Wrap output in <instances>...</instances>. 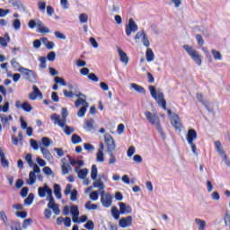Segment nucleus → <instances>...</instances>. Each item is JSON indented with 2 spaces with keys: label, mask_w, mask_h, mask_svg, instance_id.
Listing matches in <instances>:
<instances>
[{
  "label": "nucleus",
  "mask_w": 230,
  "mask_h": 230,
  "mask_svg": "<svg viewBox=\"0 0 230 230\" xmlns=\"http://www.w3.org/2000/svg\"><path fill=\"white\" fill-rule=\"evenodd\" d=\"M84 150H86V152H94V150H95L94 146H93L89 143L84 144Z\"/></svg>",
  "instance_id": "52"
},
{
  "label": "nucleus",
  "mask_w": 230,
  "mask_h": 230,
  "mask_svg": "<svg viewBox=\"0 0 230 230\" xmlns=\"http://www.w3.org/2000/svg\"><path fill=\"white\" fill-rule=\"evenodd\" d=\"M114 152L111 153H108L110 155V158H109V164H116V156H114Z\"/></svg>",
  "instance_id": "55"
},
{
  "label": "nucleus",
  "mask_w": 230,
  "mask_h": 230,
  "mask_svg": "<svg viewBox=\"0 0 230 230\" xmlns=\"http://www.w3.org/2000/svg\"><path fill=\"white\" fill-rule=\"evenodd\" d=\"M131 89H134L137 93H140V94H145L146 90L143 86H139L137 84L132 83L130 84Z\"/></svg>",
  "instance_id": "28"
},
{
  "label": "nucleus",
  "mask_w": 230,
  "mask_h": 230,
  "mask_svg": "<svg viewBox=\"0 0 230 230\" xmlns=\"http://www.w3.org/2000/svg\"><path fill=\"white\" fill-rule=\"evenodd\" d=\"M84 208L89 211H96V209H98V206L96 204H93L91 201H87L84 205Z\"/></svg>",
  "instance_id": "33"
},
{
  "label": "nucleus",
  "mask_w": 230,
  "mask_h": 230,
  "mask_svg": "<svg viewBox=\"0 0 230 230\" xmlns=\"http://www.w3.org/2000/svg\"><path fill=\"white\" fill-rule=\"evenodd\" d=\"M0 157L2 166H4V168H8V166H10V163L8 162V160H6V156L4 155V152L2 148H0Z\"/></svg>",
  "instance_id": "23"
},
{
  "label": "nucleus",
  "mask_w": 230,
  "mask_h": 230,
  "mask_svg": "<svg viewBox=\"0 0 230 230\" xmlns=\"http://www.w3.org/2000/svg\"><path fill=\"white\" fill-rule=\"evenodd\" d=\"M186 139L189 145H192L193 141L197 139V131H195V129H189L186 135Z\"/></svg>",
  "instance_id": "19"
},
{
  "label": "nucleus",
  "mask_w": 230,
  "mask_h": 230,
  "mask_svg": "<svg viewBox=\"0 0 230 230\" xmlns=\"http://www.w3.org/2000/svg\"><path fill=\"white\" fill-rule=\"evenodd\" d=\"M183 49L186 51V53L190 57L191 60L197 64V66H202V56L200 53L195 49L193 47L190 45H183Z\"/></svg>",
  "instance_id": "2"
},
{
  "label": "nucleus",
  "mask_w": 230,
  "mask_h": 230,
  "mask_svg": "<svg viewBox=\"0 0 230 230\" xmlns=\"http://www.w3.org/2000/svg\"><path fill=\"white\" fill-rule=\"evenodd\" d=\"M135 31H137V24H136V22L130 18L128 24L126 25V34L128 37H130Z\"/></svg>",
  "instance_id": "10"
},
{
  "label": "nucleus",
  "mask_w": 230,
  "mask_h": 230,
  "mask_svg": "<svg viewBox=\"0 0 230 230\" xmlns=\"http://www.w3.org/2000/svg\"><path fill=\"white\" fill-rule=\"evenodd\" d=\"M75 172H77L79 179H85L87 177V173H89V170H87L86 168L81 169L80 171H78V169H75Z\"/></svg>",
  "instance_id": "32"
},
{
  "label": "nucleus",
  "mask_w": 230,
  "mask_h": 230,
  "mask_svg": "<svg viewBox=\"0 0 230 230\" xmlns=\"http://www.w3.org/2000/svg\"><path fill=\"white\" fill-rule=\"evenodd\" d=\"M87 109H89V106H82L77 112L78 118H84L85 116V112H87Z\"/></svg>",
  "instance_id": "38"
},
{
  "label": "nucleus",
  "mask_w": 230,
  "mask_h": 230,
  "mask_svg": "<svg viewBox=\"0 0 230 230\" xmlns=\"http://www.w3.org/2000/svg\"><path fill=\"white\" fill-rule=\"evenodd\" d=\"M101 203L103 208H111L112 206V196L110 193H105V190H102Z\"/></svg>",
  "instance_id": "9"
},
{
  "label": "nucleus",
  "mask_w": 230,
  "mask_h": 230,
  "mask_svg": "<svg viewBox=\"0 0 230 230\" xmlns=\"http://www.w3.org/2000/svg\"><path fill=\"white\" fill-rule=\"evenodd\" d=\"M213 58H215V60H222V53H220V51L217 50V49H212L211 50Z\"/></svg>",
  "instance_id": "39"
},
{
  "label": "nucleus",
  "mask_w": 230,
  "mask_h": 230,
  "mask_svg": "<svg viewBox=\"0 0 230 230\" xmlns=\"http://www.w3.org/2000/svg\"><path fill=\"white\" fill-rule=\"evenodd\" d=\"M13 119V117L12 115H5V114H0V121L3 125L4 128H10V121Z\"/></svg>",
  "instance_id": "14"
},
{
  "label": "nucleus",
  "mask_w": 230,
  "mask_h": 230,
  "mask_svg": "<svg viewBox=\"0 0 230 230\" xmlns=\"http://www.w3.org/2000/svg\"><path fill=\"white\" fill-rule=\"evenodd\" d=\"M195 224L199 226V230H205L206 229V221L200 219V218H196L195 219Z\"/></svg>",
  "instance_id": "35"
},
{
  "label": "nucleus",
  "mask_w": 230,
  "mask_h": 230,
  "mask_svg": "<svg viewBox=\"0 0 230 230\" xmlns=\"http://www.w3.org/2000/svg\"><path fill=\"white\" fill-rule=\"evenodd\" d=\"M10 13V9L0 8V17H6Z\"/></svg>",
  "instance_id": "63"
},
{
  "label": "nucleus",
  "mask_w": 230,
  "mask_h": 230,
  "mask_svg": "<svg viewBox=\"0 0 230 230\" xmlns=\"http://www.w3.org/2000/svg\"><path fill=\"white\" fill-rule=\"evenodd\" d=\"M91 200H93V202H96V200H98L99 199V195H98V191L93 190L90 193L89 195Z\"/></svg>",
  "instance_id": "51"
},
{
  "label": "nucleus",
  "mask_w": 230,
  "mask_h": 230,
  "mask_svg": "<svg viewBox=\"0 0 230 230\" xmlns=\"http://www.w3.org/2000/svg\"><path fill=\"white\" fill-rule=\"evenodd\" d=\"M54 195L57 199H62V189L60 188L59 184L54 185Z\"/></svg>",
  "instance_id": "31"
},
{
  "label": "nucleus",
  "mask_w": 230,
  "mask_h": 230,
  "mask_svg": "<svg viewBox=\"0 0 230 230\" xmlns=\"http://www.w3.org/2000/svg\"><path fill=\"white\" fill-rule=\"evenodd\" d=\"M8 42H10V35L6 32L4 37H0V45L3 48H6Z\"/></svg>",
  "instance_id": "24"
},
{
  "label": "nucleus",
  "mask_w": 230,
  "mask_h": 230,
  "mask_svg": "<svg viewBox=\"0 0 230 230\" xmlns=\"http://www.w3.org/2000/svg\"><path fill=\"white\" fill-rule=\"evenodd\" d=\"M215 146H216L217 152L220 155H224L226 154V151H224V146H222V143H220V141H216L215 142Z\"/></svg>",
  "instance_id": "30"
},
{
  "label": "nucleus",
  "mask_w": 230,
  "mask_h": 230,
  "mask_svg": "<svg viewBox=\"0 0 230 230\" xmlns=\"http://www.w3.org/2000/svg\"><path fill=\"white\" fill-rule=\"evenodd\" d=\"M25 160L26 162L28 163L29 166L31 167V166H35L33 164V158L31 157V154H28L25 157Z\"/></svg>",
  "instance_id": "54"
},
{
  "label": "nucleus",
  "mask_w": 230,
  "mask_h": 230,
  "mask_svg": "<svg viewBox=\"0 0 230 230\" xmlns=\"http://www.w3.org/2000/svg\"><path fill=\"white\" fill-rule=\"evenodd\" d=\"M145 116L147 121H149L151 125H154L156 128L159 134H161L162 136H164V132L163 131V127H161V120L159 119V116H157V113L145 111Z\"/></svg>",
  "instance_id": "3"
},
{
  "label": "nucleus",
  "mask_w": 230,
  "mask_h": 230,
  "mask_svg": "<svg viewBox=\"0 0 230 230\" xmlns=\"http://www.w3.org/2000/svg\"><path fill=\"white\" fill-rule=\"evenodd\" d=\"M96 161H98V163H103V161H105V158L103 157V153L97 152Z\"/></svg>",
  "instance_id": "59"
},
{
  "label": "nucleus",
  "mask_w": 230,
  "mask_h": 230,
  "mask_svg": "<svg viewBox=\"0 0 230 230\" xmlns=\"http://www.w3.org/2000/svg\"><path fill=\"white\" fill-rule=\"evenodd\" d=\"M134 154H136V147H134V146H131L128 147V149L127 151V155H128V157H132V155H134Z\"/></svg>",
  "instance_id": "53"
},
{
  "label": "nucleus",
  "mask_w": 230,
  "mask_h": 230,
  "mask_svg": "<svg viewBox=\"0 0 230 230\" xmlns=\"http://www.w3.org/2000/svg\"><path fill=\"white\" fill-rule=\"evenodd\" d=\"M47 200L49 201V209H52L53 213H55V215L57 216L60 215L59 206L58 204L55 203V199L53 198V196L51 198H49V199Z\"/></svg>",
  "instance_id": "12"
},
{
  "label": "nucleus",
  "mask_w": 230,
  "mask_h": 230,
  "mask_svg": "<svg viewBox=\"0 0 230 230\" xmlns=\"http://www.w3.org/2000/svg\"><path fill=\"white\" fill-rule=\"evenodd\" d=\"M80 105H82V107H89V102H86L85 99L79 97L77 101H75V106L76 109H78Z\"/></svg>",
  "instance_id": "27"
},
{
  "label": "nucleus",
  "mask_w": 230,
  "mask_h": 230,
  "mask_svg": "<svg viewBox=\"0 0 230 230\" xmlns=\"http://www.w3.org/2000/svg\"><path fill=\"white\" fill-rule=\"evenodd\" d=\"M39 26H42V22L40 20H31L28 22V27L31 28V30H33L35 27L39 28Z\"/></svg>",
  "instance_id": "26"
},
{
  "label": "nucleus",
  "mask_w": 230,
  "mask_h": 230,
  "mask_svg": "<svg viewBox=\"0 0 230 230\" xmlns=\"http://www.w3.org/2000/svg\"><path fill=\"white\" fill-rule=\"evenodd\" d=\"M212 200H216L218 201L220 200V194L218 193V191H213L210 195Z\"/></svg>",
  "instance_id": "57"
},
{
  "label": "nucleus",
  "mask_w": 230,
  "mask_h": 230,
  "mask_svg": "<svg viewBox=\"0 0 230 230\" xmlns=\"http://www.w3.org/2000/svg\"><path fill=\"white\" fill-rule=\"evenodd\" d=\"M94 128V120L90 119L85 122L84 128L87 130V132H91L93 128Z\"/></svg>",
  "instance_id": "36"
},
{
  "label": "nucleus",
  "mask_w": 230,
  "mask_h": 230,
  "mask_svg": "<svg viewBox=\"0 0 230 230\" xmlns=\"http://www.w3.org/2000/svg\"><path fill=\"white\" fill-rule=\"evenodd\" d=\"M37 98H42V93L40 92V90H39V87H37V85H33L32 93L29 94V99L34 102V100H36Z\"/></svg>",
  "instance_id": "16"
},
{
  "label": "nucleus",
  "mask_w": 230,
  "mask_h": 230,
  "mask_svg": "<svg viewBox=\"0 0 230 230\" xmlns=\"http://www.w3.org/2000/svg\"><path fill=\"white\" fill-rule=\"evenodd\" d=\"M71 141L74 145H78L79 143H82V137L76 134H74L71 137Z\"/></svg>",
  "instance_id": "42"
},
{
  "label": "nucleus",
  "mask_w": 230,
  "mask_h": 230,
  "mask_svg": "<svg viewBox=\"0 0 230 230\" xmlns=\"http://www.w3.org/2000/svg\"><path fill=\"white\" fill-rule=\"evenodd\" d=\"M98 177V167H96V164L92 165L91 170V179L93 181H96V178Z\"/></svg>",
  "instance_id": "34"
},
{
  "label": "nucleus",
  "mask_w": 230,
  "mask_h": 230,
  "mask_svg": "<svg viewBox=\"0 0 230 230\" xmlns=\"http://www.w3.org/2000/svg\"><path fill=\"white\" fill-rule=\"evenodd\" d=\"M93 188H97L99 190V191H103V190H105V183H103V181H102L101 179L95 181L93 183Z\"/></svg>",
  "instance_id": "25"
},
{
  "label": "nucleus",
  "mask_w": 230,
  "mask_h": 230,
  "mask_svg": "<svg viewBox=\"0 0 230 230\" xmlns=\"http://www.w3.org/2000/svg\"><path fill=\"white\" fill-rule=\"evenodd\" d=\"M30 144L31 148H33V150H39V148H40V146H39V143H37L35 139H31Z\"/></svg>",
  "instance_id": "56"
},
{
  "label": "nucleus",
  "mask_w": 230,
  "mask_h": 230,
  "mask_svg": "<svg viewBox=\"0 0 230 230\" xmlns=\"http://www.w3.org/2000/svg\"><path fill=\"white\" fill-rule=\"evenodd\" d=\"M38 31L39 33H49V28L44 25V23L41 22V25L38 26Z\"/></svg>",
  "instance_id": "37"
},
{
  "label": "nucleus",
  "mask_w": 230,
  "mask_h": 230,
  "mask_svg": "<svg viewBox=\"0 0 230 230\" xmlns=\"http://www.w3.org/2000/svg\"><path fill=\"white\" fill-rule=\"evenodd\" d=\"M111 215L115 220H119V211L118 210V208L114 207L111 208Z\"/></svg>",
  "instance_id": "45"
},
{
  "label": "nucleus",
  "mask_w": 230,
  "mask_h": 230,
  "mask_svg": "<svg viewBox=\"0 0 230 230\" xmlns=\"http://www.w3.org/2000/svg\"><path fill=\"white\" fill-rule=\"evenodd\" d=\"M8 3L12 4L14 8H17L19 12H23L24 13L28 12L26 9V5L23 4L21 0H9Z\"/></svg>",
  "instance_id": "13"
},
{
  "label": "nucleus",
  "mask_w": 230,
  "mask_h": 230,
  "mask_svg": "<svg viewBox=\"0 0 230 230\" xmlns=\"http://www.w3.org/2000/svg\"><path fill=\"white\" fill-rule=\"evenodd\" d=\"M41 42L47 49H53L55 48V42L49 41L46 37L41 38Z\"/></svg>",
  "instance_id": "22"
},
{
  "label": "nucleus",
  "mask_w": 230,
  "mask_h": 230,
  "mask_svg": "<svg viewBox=\"0 0 230 230\" xmlns=\"http://www.w3.org/2000/svg\"><path fill=\"white\" fill-rule=\"evenodd\" d=\"M146 58L147 62H154V59L155 58V55H154V51L152 50V49H146Z\"/></svg>",
  "instance_id": "29"
},
{
  "label": "nucleus",
  "mask_w": 230,
  "mask_h": 230,
  "mask_svg": "<svg viewBox=\"0 0 230 230\" xmlns=\"http://www.w3.org/2000/svg\"><path fill=\"white\" fill-rule=\"evenodd\" d=\"M149 92L152 98L155 100L156 103L163 107L164 111H166V100H164V94L161 91L157 92L155 86L154 85H149Z\"/></svg>",
  "instance_id": "1"
},
{
  "label": "nucleus",
  "mask_w": 230,
  "mask_h": 230,
  "mask_svg": "<svg viewBox=\"0 0 230 230\" xmlns=\"http://www.w3.org/2000/svg\"><path fill=\"white\" fill-rule=\"evenodd\" d=\"M46 194H47V200L49 199H51V197H53V190L49 188V186H48V183H45L43 187H40L38 189V195L40 199H44V197H46Z\"/></svg>",
  "instance_id": "6"
},
{
  "label": "nucleus",
  "mask_w": 230,
  "mask_h": 230,
  "mask_svg": "<svg viewBox=\"0 0 230 230\" xmlns=\"http://www.w3.org/2000/svg\"><path fill=\"white\" fill-rule=\"evenodd\" d=\"M35 173H40V167L37 164L33 165L32 171L29 173V179L27 180L29 186H33L37 182V175Z\"/></svg>",
  "instance_id": "8"
},
{
  "label": "nucleus",
  "mask_w": 230,
  "mask_h": 230,
  "mask_svg": "<svg viewBox=\"0 0 230 230\" xmlns=\"http://www.w3.org/2000/svg\"><path fill=\"white\" fill-rule=\"evenodd\" d=\"M38 60L40 62V69H46V67H48V66L46 65V58L45 57H40L38 58Z\"/></svg>",
  "instance_id": "43"
},
{
  "label": "nucleus",
  "mask_w": 230,
  "mask_h": 230,
  "mask_svg": "<svg viewBox=\"0 0 230 230\" xmlns=\"http://www.w3.org/2000/svg\"><path fill=\"white\" fill-rule=\"evenodd\" d=\"M70 214L72 215V220L74 224L78 222V217H80V211L78 210V206L73 205L70 208Z\"/></svg>",
  "instance_id": "18"
},
{
  "label": "nucleus",
  "mask_w": 230,
  "mask_h": 230,
  "mask_svg": "<svg viewBox=\"0 0 230 230\" xmlns=\"http://www.w3.org/2000/svg\"><path fill=\"white\" fill-rule=\"evenodd\" d=\"M221 157L223 159V163H225V164H226V166L230 167V160L229 157H227V155H221Z\"/></svg>",
  "instance_id": "62"
},
{
  "label": "nucleus",
  "mask_w": 230,
  "mask_h": 230,
  "mask_svg": "<svg viewBox=\"0 0 230 230\" xmlns=\"http://www.w3.org/2000/svg\"><path fill=\"white\" fill-rule=\"evenodd\" d=\"M18 71L19 73H22V75L25 76V80H28L29 82H32V83L37 82V74H35L33 70L21 66L20 68H18Z\"/></svg>",
  "instance_id": "5"
},
{
  "label": "nucleus",
  "mask_w": 230,
  "mask_h": 230,
  "mask_svg": "<svg viewBox=\"0 0 230 230\" xmlns=\"http://www.w3.org/2000/svg\"><path fill=\"white\" fill-rule=\"evenodd\" d=\"M104 143L107 146V152L111 153L116 150V143L114 142V138L109 133L104 135Z\"/></svg>",
  "instance_id": "7"
},
{
  "label": "nucleus",
  "mask_w": 230,
  "mask_h": 230,
  "mask_svg": "<svg viewBox=\"0 0 230 230\" xmlns=\"http://www.w3.org/2000/svg\"><path fill=\"white\" fill-rule=\"evenodd\" d=\"M146 36V32H145L143 30L138 31L135 36V40H143L145 37Z\"/></svg>",
  "instance_id": "40"
},
{
  "label": "nucleus",
  "mask_w": 230,
  "mask_h": 230,
  "mask_svg": "<svg viewBox=\"0 0 230 230\" xmlns=\"http://www.w3.org/2000/svg\"><path fill=\"white\" fill-rule=\"evenodd\" d=\"M15 215L18 218H26L28 217V213L26 211H18Z\"/></svg>",
  "instance_id": "60"
},
{
  "label": "nucleus",
  "mask_w": 230,
  "mask_h": 230,
  "mask_svg": "<svg viewBox=\"0 0 230 230\" xmlns=\"http://www.w3.org/2000/svg\"><path fill=\"white\" fill-rule=\"evenodd\" d=\"M79 20H80L81 24H84L85 22H88L89 16L87 15V13H83L79 15Z\"/></svg>",
  "instance_id": "44"
},
{
  "label": "nucleus",
  "mask_w": 230,
  "mask_h": 230,
  "mask_svg": "<svg viewBox=\"0 0 230 230\" xmlns=\"http://www.w3.org/2000/svg\"><path fill=\"white\" fill-rule=\"evenodd\" d=\"M224 220L225 226L230 228V215L228 213L226 214Z\"/></svg>",
  "instance_id": "64"
},
{
  "label": "nucleus",
  "mask_w": 230,
  "mask_h": 230,
  "mask_svg": "<svg viewBox=\"0 0 230 230\" xmlns=\"http://www.w3.org/2000/svg\"><path fill=\"white\" fill-rule=\"evenodd\" d=\"M48 60H49V62H53L55 60V58H57V53L51 51L48 54L47 56Z\"/></svg>",
  "instance_id": "58"
},
{
  "label": "nucleus",
  "mask_w": 230,
  "mask_h": 230,
  "mask_svg": "<svg viewBox=\"0 0 230 230\" xmlns=\"http://www.w3.org/2000/svg\"><path fill=\"white\" fill-rule=\"evenodd\" d=\"M22 109L25 111V112H31V104H29L28 102H25L22 103Z\"/></svg>",
  "instance_id": "47"
},
{
  "label": "nucleus",
  "mask_w": 230,
  "mask_h": 230,
  "mask_svg": "<svg viewBox=\"0 0 230 230\" xmlns=\"http://www.w3.org/2000/svg\"><path fill=\"white\" fill-rule=\"evenodd\" d=\"M118 54L120 58V62H123V64H128V56H127V53H125L123 49L118 48Z\"/></svg>",
  "instance_id": "20"
},
{
  "label": "nucleus",
  "mask_w": 230,
  "mask_h": 230,
  "mask_svg": "<svg viewBox=\"0 0 230 230\" xmlns=\"http://www.w3.org/2000/svg\"><path fill=\"white\" fill-rule=\"evenodd\" d=\"M62 118L60 119L59 115H57V113H54L50 116L51 121L55 122V125H59L62 128L66 127V119L68 116L67 108H62L61 110Z\"/></svg>",
  "instance_id": "4"
},
{
  "label": "nucleus",
  "mask_w": 230,
  "mask_h": 230,
  "mask_svg": "<svg viewBox=\"0 0 230 230\" xmlns=\"http://www.w3.org/2000/svg\"><path fill=\"white\" fill-rule=\"evenodd\" d=\"M40 150L45 159H48L49 161H51L53 159V155H51V153H49V150L46 149L44 146H42V144H40Z\"/></svg>",
  "instance_id": "21"
},
{
  "label": "nucleus",
  "mask_w": 230,
  "mask_h": 230,
  "mask_svg": "<svg viewBox=\"0 0 230 230\" xmlns=\"http://www.w3.org/2000/svg\"><path fill=\"white\" fill-rule=\"evenodd\" d=\"M119 227H122V229H127V227H130V226H132V216L120 218L119 221Z\"/></svg>",
  "instance_id": "15"
},
{
  "label": "nucleus",
  "mask_w": 230,
  "mask_h": 230,
  "mask_svg": "<svg viewBox=\"0 0 230 230\" xmlns=\"http://www.w3.org/2000/svg\"><path fill=\"white\" fill-rule=\"evenodd\" d=\"M54 82H55V84H59V85H63V86L66 85V81L64 80V78L59 77V76H56L54 78Z\"/></svg>",
  "instance_id": "48"
},
{
  "label": "nucleus",
  "mask_w": 230,
  "mask_h": 230,
  "mask_svg": "<svg viewBox=\"0 0 230 230\" xmlns=\"http://www.w3.org/2000/svg\"><path fill=\"white\" fill-rule=\"evenodd\" d=\"M54 35L57 39H60L61 40H66V39H67V37L64 33L58 31H55Z\"/></svg>",
  "instance_id": "49"
},
{
  "label": "nucleus",
  "mask_w": 230,
  "mask_h": 230,
  "mask_svg": "<svg viewBox=\"0 0 230 230\" xmlns=\"http://www.w3.org/2000/svg\"><path fill=\"white\" fill-rule=\"evenodd\" d=\"M13 28H14V30H16V31H18V30H21V20L15 19L13 22Z\"/></svg>",
  "instance_id": "50"
},
{
  "label": "nucleus",
  "mask_w": 230,
  "mask_h": 230,
  "mask_svg": "<svg viewBox=\"0 0 230 230\" xmlns=\"http://www.w3.org/2000/svg\"><path fill=\"white\" fill-rule=\"evenodd\" d=\"M85 229L93 230L94 229V222L89 220L87 223L84 225Z\"/></svg>",
  "instance_id": "61"
},
{
  "label": "nucleus",
  "mask_w": 230,
  "mask_h": 230,
  "mask_svg": "<svg viewBox=\"0 0 230 230\" xmlns=\"http://www.w3.org/2000/svg\"><path fill=\"white\" fill-rule=\"evenodd\" d=\"M41 143L45 148H49V146H51V140L47 137L41 138Z\"/></svg>",
  "instance_id": "41"
},
{
  "label": "nucleus",
  "mask_w": 230,
  "mask_h": 230,
  "mask_svg": "<svg viewBox=\"0 0 230 230\" xmlns=\"http://www.w3.org/2000/svg\"><path fill=\"white\" fill-rule=\"evenodd\" d=\"M34 195L32 193L29 194V196L24 199V204L26 206H31L33 203Z\"/></svg>",
  "instance_id": "46"
},
{
  "label": "nucleus",
  "mask_w": 230,
  "mask_h": 230,
  "mask_svg": "<svg viewBox=\"0 0 230 230\" xmlns=\"http://www.w3.org/2000/svg\"><path fill=\"white\" fill-rule=\"evenodd\" d=\"M119 211L121 215L132 214V207H130V205H127L123 202H119Z\"/></svg>",
  "instance_id": "17"
},
{
  "label": "nucleus",
  "mask_w": 230,
  "mask_h": 230,
  "mask_svg": "<svg viewBox=\"0 0 230 230\" xmlns=\"http://www.w3.org/2000/svg\"><path fill=\"white\" fill-rule=\"evenodd\" d=\"M171 124L175 128V130H181V128H182L181 118H179V115L175 113H172V115L171 116Z\"/></svg>",
  "instance_id": "11"
}]
</instances>
